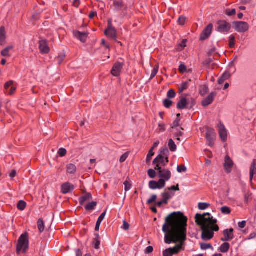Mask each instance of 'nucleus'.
I'll list each match as a JSON object with an SVG mask.
<instances>
[{"mask_svg": "<svg viewBox=\"0 0 256 256\" xmlns=\"http://www.w3.org/2000/svg\"><path fill=\"white\" fill-rule=\"evenodd\" d=\"M14 48V46H9L4 48L1 52V55L3 56H10V50H12Z\"/></svg>", "mask_w": 256, "mask_h": 256, "instance_id": "obj_30", "label": "nucleus"}, {"mask_svg": "<svg viewBox=\"0 0 256 256\" xmlns=\"http://www.w3.org/2000/svg\"><path fill=\"white\" fill-rule=\"evenodd\" d=\"M218 30L222 33H227L230 29V25L226 20H220L218 22Z\"/></svg>", "mask_w": 256, "mask_h": 256, "instance_id": "obj_10", "label": "nucleus"}, {"mask_svg": "<svg viewBox=\"0 0 256 256\" xmlns=\"http://www.w3.org/2000/svg\"><path fill=\"white\" fill-rule=\"evenodd\" d=\"M39 49L40 52L42 54H46L49 52L50 49L46 40H42L40 41Z\"/></svg>", "mask_w": 256, "mask_h": 256, "instance_id": "obj_16", "label": "nucleus"}, {"mask_svg": "<svg viewBox=\"0 0 256 256\" xmlns=\"http://www.w3.org/2000/svg\"><path fill=\"white\" fill-rule=\"evenodd\" d=\"M58 154L60 157L65 156L66 154V150L64 148H60L58 150Z\"/></svg>", "mask_w": 256, "mask_h": 256, "instance_id": "obj_50", "label": "nucleus"}, {"mask_svg": "<svg viewBox=\"0 0 256 256\" xmlns=\"http://www.w3.org/2000/svg\"><path fill=\"white\" fill-rule=\"evenodd\" d=\"M154 170H158V176L160 178V180H163L165 184L166 182L168 181L170 178L172 173L170 170L162 168L161 166H159L158 165L156 166Z\"/></svg>", "mask_w": 256, "mask_h": 256, "instance_id": "obj_4", "label": "nucleus"}, {"mask_svg": "<svg viewBox=\"0 0 256 256\" xmlns=\"http://www.w3.org/2000/svg\"><path fill=\"white\" fill-rule=\"evenodd\" d=\"M222 212L224 214H228L231 212V209L226 206H224L220 208Z\"/></svg>", "mask_w": 256, "mask_h": 256, "instance_id": "obj_42", "label": "nucleus"}, {"mask_svg": "<svg viewBox=\"0 0 256 256\" xmlns=\"http://www.w3.org/2000/svg\"><path fill=\"white\" fill-rule=\"evenodd\" d=\"M148 176L152 178H154L156 176V172L155 170L152 169L148 170Z\"/></svg>", "mask_w": 256, "mask_h": 256, "instance_id": "obj_53", "label": "nucleus"}, {"mask_svg": "<svg viewBox=\"0 0 256 256\" xmlns=\"http://www.w3.org/2000/svg\"><path fill=\"white\" fill-rule=\"evenodd\" d=\"M158 70V66H156L154 68H153L152 74L150 77V80L152 79L157 74Z\"/></svg>", "mask_w": 256, "mask_h": 256, "instance_id": "obj_46", "label": "nucleus"}, {"mask_svg": "<svg viewBox=\"0 0 256 256\" xmlns=\"http://www.w3.org/2000/svg\"><path fill=\"white\" fill-rule=\"evenodd\" d=\"M210 204L205 202H200L198 204V208L200 210H204L206 209L209 206Z\"/></svg>", "mask_w": 256, "mask_h": 256, "instance_id": "obj_44", "label": "nucleus"}, {"mask_svg": "<svg viewBox=\"0 0 256 256\" xmlns=\"http://www.w3.org/2000/svg\"><path fill=\"white\" fill-rule=\"evenodd\" d=\"M256 168V164L255 162H254L250 167V180H252L254 176V170Z\"/></svg>", "mask_w": 256, "mask_h": 256, "instance_id": "obj_37", "label": "nucleus"}, {"mask_svg": "<svg viewBox=\"0 0 256 256\" xmlns=\"http://www.w3.org/2000/svg\"><path fill=\"white\" fill-rule=\"evenodd\" d=\"M186 66L184 64H181L178 68V70L180 73L184 74L186 71Z\"/></svg>", "mask_w": 256, "mask_h": 256, "instance_id": "obj_56", "label": "nucleus"}, {"mask_svg": "<svg viewBox=\"0 0 256 256\" xmlns=\"http://www.w3.org/2000/svg\"><path fill=\"white\" fill-rule=\"evenodd\" d=\"M153 164L156 166H164V158L161 156V155H158L154 160Z\"/></svg>", "mask_w": 256, "mask_h": 256, "instance_id": "obj_24", "label": "nucleus"}, {"mask_svg": "<svg viewBox=\"0 0 256 256\" xmlns=\"http://www.w3.org/2000/svg\"><path fill=\"white\" fill-rule=\"evenodd\" d=\"M154 150L150 149L146 156V162L148 163L152 160V156L154 155Z\"/></svg>", "mask_w": 256, "mask_h": 256, "instance_id": "obj_47", "label": "nucleus"}, {"mask_svg": "<svg viewBox=\"0 0 256 256\" xmlns=\"http://www.w3.org/2000/svg\"><path fill=\"white\" fill-rule=\"evenodd\" d=\"M128 157V152L124 153L123 155H122L120 158V162H124L126 158Z\"/></svg>", "mask_w": 256, "mask_h": 256, "instance_id": "obj_59", "label": "nucleus"}, {"mask_svg": "<svg viewBox=\"0 0 256 256\" xmlns=\"http://www.w3.org/2000/svg\"><path fill=\"white\" fill-rule=\"evenodd\" d=\"M234 229H226L224 231V237L221 238L222 242H228L233 239L234 236L233 234Z\"/></svg>", "mask_w": 256, "mask_h": 256, "instance_id": "obj_18", "label": "nucleus"}, {"mask_svg": "<svg viewBox=\"0 0 256 256\" xmlns=\"http://www.w3.org/2000/svg\"><path fill=\"white\" fill-rule=\"evenodd\" d=\"M65 57V54H62L56 58V61L58 64H60L64 60Z\"/></svg>", "mask_w": 256, "mask_h": 256, "instance_id": "obj_41", "label": "nucleus"}, {"mask_svg": "<svg viewBox=\"0 0 256 256\" xmlns=\"http://www.w3.org/2000/svg\"><path fill=\"white\" fill-rule=\"evenodd\" d=\"M26 206V203L22 200H20L17 204V208L20 210H24Z\"/></svg>", "mask_w": 256, "mask_h": 256, "instance_id": "obj_38", "label": "nucleus"}, {"mask_svg": "<svg viewBox=\"0 0 256 256\" xmlns=\"http://www.w3.org/2000/svg\"><path fill=\"white\" fill-rule=\"evenodd\" d=\"M162 200L155 203V206L158 207H161L163 204H167L168 200L171 199L174 196V192L168 191L166 189L165 191L161 194Z\"/></svg>", "mask_w": 256, "mask_h": 256, "instance_id": "obj_7", "label": "nucleus"}, {"mask_svg": "<svg viewBox=\"0 0 256 256\" xmlns=\"http://www.w3.org/2000/svg\"><path fill=\"white\" fill-rule=\"evenodd\" d=\"M29 247V240L27 233L22 234L19 238L16 245V251L17 254H19L22 251L25 254Z\"/></svg>", "mask_w": 256, "mask_h": 256, "instance_id": "obj_3", "label": "nucleus"}, {"mask_svg": "<svg viewBox=\"0 0 256 256\" xmlns=\"http://www.w3.org/2000/svg\"><path fill=\"white\" fill-rule=\"evenodd\" d=\"M154 248L152 246H148L146 249L145 252L147 254H150L153 252Z\"/></svg>", "mask_w": 256, "mask_h": 256, "instance_id": "obj_62", "label": "nucleus"}, {"mask_svg": "<svg viewBox=\"0 0 256 256\" xmlns=\"http://www.w3.org/2000/svg\"><path fill=\"white\" fill-rule=\"evenodd\" d=\"M231 76V74L228 71L225 72L223 74L220 78L218 80L219 84H223L224 81L229 79Z\"/></svg>", "mask_w": 256, "mask_h": 256, "instance_id": "obj_26", "label": "nucleus"}, {"mask_svg": "<svg viewBox=\"0 0 256 256\" xmlns=\"http://www.w3.org/2000/svg\"><path fill=\"white\" fill-rule=\"evenodd\" d=\"M176 94L172 89L170 90L167 93V97L168 98H173L176 96Z\"/></svg>", "mask_w": 256, "mask_h": 256, "instance_id": "obj_45", "label": "nucleus"}, {"mask_svg": "<svg viewBox=\"0 0 256 256\" xmlns=\"http://www.w3.org/2000/svg\"><path fill=\"white\" fill-rule=\"evenodd\" d=\"M172 102L170 98H166L164 100V106L166 108H170L172 105Z\"/></svg>", "mask_w": 256, "mask_h": 256, "instance_id": "obj_43", "label": "nucleus"}, {"mask_svg": "<svg viewBox=\"0 0 256 256\" xmlns=\"http://www.w3.org/2000/svg\"><path fill=\"white\" fill-rule=\"evenodd\" d=\"M123 226H122V228L124 229V230H128V222L126 221V220H124L123 221Z\"/></svg>", "mask_w": 256, "mask_h": 256, "instance_id": "obj_64", "label": "nucleus"}, {"mask_svg": "<svg viewBox=\"0 0 256 256\" xmlns=\"http://www.w3.org/2000/svg\"><path fill=\"white\" fill-rule=\"evenodd\" d=\"M226 14L228 16H235L236 14V10L235 9H226Z\"/></svg>", "mask_w": 256, "mask_h": 256, "instance_id": "obj_48", "label": "nucleus"}, {"mask_svg": "<svg viewBox=\"0 0 256 256\" xmlns=\"http://www.w3.org/2000/svg\"><path fill=\"white\" fill-rule=\"evenodd\" d=\"M72 0V6L76 8H78L80 2V0Z\"/></svg>", "mask_w": 256, "mask_h": 256, "instance_id": "obj_61", "label": "nucleus"}, {"mask_svg": "<svg viewBox=\"0 0 256 256\" xmlns=\"http://www.w3.org/2000/svg\"><path fill=\"white\" fill-rule=\"evenodd\" d=\"M165 186V184L163 180H159L157 182L154 180H151L149 182V187L150 189H161Z\"/></svg>", "mask_w": 256, "mask_h": 256, "instance_id": "obj_14", "label": "nucleus"}, {"mask_svg": "<svg viewBox=\"0 0 256 256\" xmlns=\"http://www.w3.org/2000/svg\"><path fill=\"white\" fill-rule=\"evenodd\" d=\"M6 32L5 28L2 26L0 28V45L3 46L6 44Z\"/></svg>", "mask_w": 256, "mask_h": 256, "instance_id": "obj_22", "label": "nucleus"}, {"mask_svg": "<svg viewBox=\"0 0 256 256\" xmlns=\"http://www.w3.org/2000/svg\"><path fill=\"white\" fill-rule=\"evenodd\" d=\"M76 168L74 164H70L66 166V172L70 174H74L76 172Z\"/></svg>", "mask_w": 256, "mask_h": 256, "instance_id": "obj_32", "label": "nucleus"}, {"mask_svg": "<svg viewBox=\"0 0 256 256\" xmlns=\"http://www.w3.org/2000/svg\"><path fill=\"white\" fill-rule=\"evenodd\" d=\"M113 5L114 10L120 12V15L124 16L127 14V6L122 0H114Z\"/></svg>", "mask_w": 256, "mask_h": 256, "instance_id": "obj_5", "label": "nucleus"}, {"mask_svg": "<svg viewBox=\"0 0 256 256\" xmlns=\"http://www.w3.org/2000/svg\"><path fill=\"white\" fill-rule=\"evenodd\" d=\"M234 30L238 32H245L249 29L248 24L244 22H235L233 23Z\"/></svg>", "mask_w": 256, "mask_h": 256, "instance_id": "obj_8", "label": "nucleus"}, {"mask_svg": "<svg viewBox=\"0 0 256 256\" xmlns=\"http://www.w3.org/2000/svg\"><path fill=\"white\" fill-rule=\"evenodd\" d=\"M166 190H168L169 192H170V190H179V185L178 184H177L176 186H172L168 188Z\"/></svg>", "mask_w": 256, "mask_h": 256, "instance_id": "obj_60", "label": "nucleus"}, {"mask_svg": "<svg viewBox=\"0 0 256 256\" xmlns=\"http://www.w3.org/2000/svg\"><path fill=\"white\" fill-rule=\"evenodd\" d=\"M74 36L80 40L82 42H85L86 40L88 34L84 32H80L79 31H76L74 32Z\"/></svg>", "mask_w": 256, "mask_h": 256, "instance_id": "obj_21", "label": "nucleus"}, {"mask_svg": "<svg viewBox=\"0 0 256 256\" xmlns=\"http://www.w3.org/2000/svg\"><path fill=\"white\" fill-rule=\"evenodd\" d=\"M244 198L245 204H248L252 199V193L249 190L244 191Z\"/></svg>", "mask_w": 256, "mask_h": 256, "instance_id": "obj_28", "label": "nucleus"}, {"mask_svg": "<svg viewBox=\"0 0 256 256\" xmlns=\"http://www.w3.org/2000/svg\"><path fill=\"white\" fill-rule=\"evenodd\" d=\"M200 248L202 250H207L212 248V246L210 244L202 243L200 244Z\"/></svg>", "mask_w": 256, "mask_h": 256, "instance_id": "obj_54", "label": "nucleus"}, {"mask_svg": "<svg viewBox=\"0 0 256 256\" xmlns=\"http://www.w3.org/2000/svg\"><path fill=\"white\" fill-rule=\"evenodd\" d=\"M100 244V240H94L93 242V244H94V248L96 250L99 249Z\"/></svg>", "mask_w": 256, "mask_h": 256, "instance_id": "obj_58", "label": "nucleus"}, {"mask_svg": "<svg viewBox=\"0 0 256 256\" xmlns=\"http://www.w3.org/2000/svg\"><path fill=\"white\" fill-rule=\"evenodd\" d=\"M104 34L108 37H110L112 39L116 38V33L114 28H109L108 29L105 30Z\"/></svg>", "mask_w": 256, "mask_h": 256, "instance_id": "obj_27", "label": "nucleus"}, {"mask_svg": "<svg viewBox=\"0 0 256 256\" xmlns=\"http://www.w3.org/2000/svg\"><path fill=\"white\" fill-rule=\"evenodd\" d=\"M186 18L184 16H180L178 18V23L180 26H184L185 24Z\"/></svg>", "mask_w": 256, "mask_h": 256, "instance_id": "obj_52", "label": "nucleus"}, {"mask_svg": "<svg viewBox=\"0 0 256 256\" xmlns=\"http://www.w3.org/2000/svg\"><path fill=\"white\" fill-rule=\"evenodd\" d=\"M170 152L166 147H164L161 148L160 152L158 155H161L164 158L165 156H168Z\"/></svg>", "mask_w": 256, "mask_h": 256, "instance_id": "obj_36", "label": "nucleus"}, {"mask_svg": "<svg viewBox=\"0 0 256 256\" xmlns=\"http://www.w3.org/2000/svg\"><path fill=\"white\" fill-rule=\"evenodd\" d=\"M75 188L74 184L69 182L62 184L61 186V192L63 194H67L72 192Z\"/></svg>", "mask_w": 256, "mask_h": 256, "instance_id": "obj_13", "label": "nucleus"}, {"mask_svg": "<svg viewBox=\"0 0 256 256\" xmlns=\"http://www.w3.org/2000/svg\"><path fill=\"white\" fill-rule=\"evenodd\" d=\"M234 162L228 156H226L224 158V168L226 172L229 174L232 170Z\"/></svg>", "mask_w": 256, "mask_h": 256, "instance_id": "obj_15", "label": "nucleus"}, {"mask_svg": "<svg viewBox=\"0 0 256 256\" xmlns=\"http://www.w3.org/2000/svg\"><path fill=\"white\" fill-rule=\"evenodd\" d=\"M97 206V202H88L84 206L85 210L88 212H91L94 210L96 206Z\"/></svg>", "mask_w": 256, "mask_h": 256, "instance_id": "obj_29", "label": "nucleus"}, {"mask_svg": "<svg viewBox=\"0 0 256 256\" xmlns=\"http://www.w3.org/2000/svg\"><path fill=\"white\" fill-rule=\"evenodd\" d=\"M13 82L9 81L4 84V88L7 90V92L10 95L13 94L16 90V87L12 85Z\"/></svg>", "mask_w": 256, "mask_h": 256, "instance_id": "obj_20", "label": "nucleus"}, {"mask_svg": "<svg viewBox=\"0 0 256 256\" xmlns=\"http://www.w3.org/2000/svg\"><path fill=\"white\" fill-rule=\"evenodd\" d=\"M238 226H239L240 228H244L246 226V221H244V220H243V221H242V222H239L238 223Z\"/></svg>", "mask_w": 256, "mask_h": 256, "instance_id": "obj_63", "label": "nucleus"}, {"mask_svg": "<svg viewBox=\"0 0 256 256\" xmlns=\"http://www.w3.org/2000/svg\"><path fill=\"white\" fill-rule=\"evenodd\" d=\"M195 221L202 230V238L204 240L212 239L214 236V232L219 230L218 226L216 224L217 220L214 219L210 213L202 214H197L195 216Z\"/></svg>", "mask_w": 256, "mask_h": 256, "instance_id": "obj_2", "label": "nucleus"}, {"mask_svg": "<svg viewBox=\"0 0 256 256\" xmlns=\"http://www.w3.org/2000/svg\"><path fill=\"white\" fill-rule=\"evenodd\" d=\"M38 227L40 232H42L44 230V224L43 220L40 218L37 222Z\"/></svg>", "mask_w": 256, "mask_h": 256, "instance_id": "obj_35", "label": "nucleus"}, {"mask_svg": "<svg viewBox=\"0 0 256 256\" xmlns=\"http://www.w3.org/2000/svg\"><path fill=\"white\" fill-rule=\"evenodd\" d=\"M92 194L90 192H86L84 195L79 198V203L80 206H83L86 201L92 200Z\"/></svg>", "mask_w": 256, "mask_h": 256, "instance_id": "obj_23", "label": "nucleus"}, {"mask_svg": "<svg viewBox=\"0 0 256 256\" xmlns=\"http://www.w3.org/2000/svg\"><path fill=\"white\" fill-rule=\"evenodd\" d=\"M190 82V80L187 82H182L178 86L179 92H182L184 90L188 89L189 87Z\"/></svg>", "mask_w": 256, "mask_h": 256, "instance_id": "obj_31", "label": "nucleus"}, {"mask_svg": "<svg viewBox=\"0 0 256 256\" xmlns=\"http://www.w3.org/2000/svg\"><path fill=\"white\" fill-rule=\"evenodd\" d=\"M157 198V196L156 194H153L151 196L150 198L148 199L147 201L148 204H152L156 202V200Z\"/></svg>", "mask_w": 256, "mask_h": 256, "instance_id": "obj_55", "label": "nucleus"}, {"mask_svg": "<svg viewBox=\"0 0 256 256\" xmlns=\"http://www.w3.org/2000/svg\"><path fill=\"white\" fill-rule=\"evenodd\" d=\"M217 94L216 92H212L202 102V104L203 106L206 107L210 104L214 100L215 97Z\"/></svg>", "mask_w": 256, "mask_h": 256, "instance_id": "obj_11", "label": "nucleus"}, {"mask_svg": "<svg viewBox=\"0 0 256 256\" xmlns=\"http://www.w3.org/2000/svg\"><path fill=\"white\" fill-rule=\"evenodd\" d=\"M208 90V87L206 86H201L200 88V94L201 96L205 95Z\"/></svg>", "mask_w": 256, "mask_h": 256, "instance_id": "obj_40", "label": "nucleus"}, {"mask_svg": "<svg viewBox=\"0 0 256 256\" xmlns=\"http://www.w3.org/2000/svg\"><path fill=\"white\" fill-rule=\"evenodd\" d=\"M122 65L123 63L119 62L115 63L111 70V74L114 76H118L121 71Z\"/></svg>", "mask_w": 256, "mask_h": 256, "instance_id": "obj_19", "label": "nucleus"}, {"mask_svg": "<svg viewBox=\"0 0 256 256\" xmlns=\"http://www.w3.org/2000/svg\"><path fill=\"white\" fill-rule=\"evenodd\" d=\"M106 210L104 211L98 217L97 222H96V226H95V230L96 231H98L100 230V225L104 220L106 214Z\"/></svg>", "mask_w": 256, "mask_h": 256, "instance_id": "obj_25", "label": "nucleus"}, {"mask_svg": "<svg viewBox=\"0 0 256 256\" xmlns=\"http://www.w3.org/2000/svg\"><path fill=\"white\" fill-rule=\"evenodd\" d=\"M206 137L208 145L210 146H212L214 145V140L216 138V134L214 130L212 128H208L206 132Z\"/></svg>", "mask_w": 256, "mask_h": 256, "instance_id": "obj_9", "label": "nucleus"}, {"mask_svg": "<svg viewBox=\"0 0 256 256\" xmlns=\"http://www.w3.org/2000/svg\"><path fill=\"white\" fill-rule=\"evenodd\" d=\"M188 218L180 212H173L165 218L162 230L164 233V242L167 244L179 242L172 248L163 251V256H172L178 253L182 248V243L186 240Z\"/></svg>", "mask_w": 256, "mask_h": 256, "instance_id": "obj_1", "label": "nucleus"}, {"mask_svg": "<svg viewBox=\"0 0 256 256\" xmlns=\"http://www.w3.org/2000/svg\"><path fill=\"white\" fill-rule=\"evenodd\" d=\"M235 36L232 34L229 37V47L230 48H234L235 46Z\"/></svg>", "mask_w": 256, "mask_h": 256, "instance_id": "obj_39", "label": "nucleus"}, {"mask_svg": "<svg viewBox=\"0 0 256 256\" xmlns=\"http://www.w3.org/2000/svg\"><path fill=\"white\" fill-rule=\"evenodd\" d=\"M238 58V56H236L234 58V60L232 61L230 64H228L229 70H230L232 68L234 69L233 72H234L236 71V68L234 67V61L236 60Z\"/></svg>", "mask_w": 256, "mask_h": 256, "instance_id": "obj_49", "label": "nucleus"}, {"mask_svg": "<svg viewBox=\"0 0 256 256\" xmlns=\"http://www.w3.org/2000/svg\"><path fill=\"white\" fill-rule=\"evenodd\" d=\"M213 25L210 24L202 31L200 36V40H204L207 39L211 34Z\"/></svg>", "mask_w": 256, "mask_h": 256, "instance_id": "obj_12", "label": "nucleus"}, {"mask_svg": "<svg viewBox=\"0 0 256 256\" xmlns=\"http://www.w3.org/2000/svg\"><path fill=\"white\" fill-rule=\"evenodd\" d=\"M180 121V118H176L171 126L172 128H174L178 126L179 125Z\"/></svg>", "mask_w": 256, "mask_h": 256, "instance_id": "obj_57", "label": "nucleus"}, {"mask_svg": "<svg viewBox=\"0 0 256 256\" xmlns=\"http://www.w3.org/2000/svg\"><path fill=\"white\" fill-rule=\"evenodd\" d=\"M186 168L184 165L178 166L177 167V170L178 172H186Z\"/></svg>", "mask_w": 256, "mask_h": 256, "instance_id": "obj_51", "label": "nucleus"}, {"mask_svg": "<svg viewBox=\"0 0 256 256\" xmlns=\"http://www.w3.org/2000/svg\"><path fill=\"white\" fill-rule=\"evenodd\" d=\"M195 104V101L191 98L190 101L187 100L186 98H182L177 104V108L180 110L184 108L191 109Z\"/></svg>", "mask_w": 256, "mask_h": 256, "instance_id": "obj_6", "label": "nucleus"}, {"mask_svg": "<svg viewBox=\"0 0 256 256\" xmlns=\"http://www.w3.org/2000/svg\"><path fill=\"white\" fill-rule=\"evenodd\" d=\"M230 248V245L228 242H224L221 245L220 247V252L225 253L228 251Z\"/></svg>", "mask_w": 256, "mask_h": 256, "instance_id": "obj_33", "label": "nucleus"}, {"mask_svg": "<svg viewBox=\"0 0 256 256\" xmlns=\"http://www.w3.org/2000/svg\"><path fill=\"white\" fill-rule=\"evenodd\" d=\"M218 126L219 128L218 133L220 136L223 142H226L228 138L227 130L224 125L221 122L219 124Z\"/></svg>", "mask_w": 256, "mask_h": 256, "instance_id": "obj_17", "label": "nucleus"}, {"mask_svg": "<svg viewBox=\"0 0 256 256\" xmlns=\"http://www.w3.org/2000/svg\"><path fill=\"white\" fill-rule=\"evenodd\" d=\"M168 146L171 152H175L177 146L172 139H170L168 142Z\"/></svg>", "mask_w": 256, "mask_h": 256, "instance_id": "obj_34", "label": "nucleus"}]
</instances>
